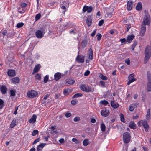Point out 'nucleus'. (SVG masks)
Returning a JSON list of instances; mask_svg holds the SVG:
<instances>
[{"mask_svg":"<svg viewBox=\"0 0 151 151\" xmlns=\"http://www.w3.org/2000/svg\"><path fill=\"white\" fill-rule=\"evenodd\" d=\"M144 17L142 24L145 26L149 25L150 23V17L148 12V11L145 10L144 11Z\"/></svg>","mask_w":151,"mask_h":151,"instance_id":"1","label":"nucleus"},{"mask_svg":"<svg viewBox=\"0 0 151 151\" xmlns=\"http://www.w3.org/2000/svg\"><path fill=\"white\" fill-rule=\"evenodd\" d=\"M145 56L144 60V63H146L150 57L151 53L150 51V47L147 46L145 50Z\"/></svg>","mask_w":151,"mask_h":151,"instance_id":"2","label":"nucleus"},{"mask_svg":"<svg viewBox=\"0 0 151 151\" xmlns=\"http://www.w3.org/2000/svg\"><path fill=\"white\" fill-rule=\"evenodd\" d=\"M123 140L125 143H128L130 140V136L128 132H125L123 134Z\"/></svg>","mask_w":151,"mask_h":151,"instance_id":"3","label":"nucleus"},{"mask_svg":"<svg viewBox=\"0 0 151 151\" xmlns=\"http://www.w3.org/2000/svg\"><path fill=\"white\" fill-rule=\"evenodd\" d=\"M80 89L82 91L87 92L91 91L92 89L91 87L85 84L81 85L80 86Z\"/></svg>","mask_w":151,"mask_h":151,"instance_id":"4","label":"nucleus"},{"mask_svg":"<svg viewBox=\"0 0 151 151\" xmlns=\"http://www.w3.org/2000/svg\"><path fill=\"white\" fill-rule=\"evenodd\" d=\"M38 94L37 92L34 90H32L29 91L27 93V95L29 98H33Z\"/></svg>","mask_w":151,"mask_h":151,"instance_id":"5","label":"nucleus"},{"mask_svg":"<svg viewBox=\"0 0 151 151\" xmlns=\"http://www.w3.org/2000/svg\"><path fill=\"white\" fill-rule=\"evenodd\" d=\"M45 32L43 29L38 30L36 32V36L38 38H42L43 37Z\"/></svg>","mask_w":151,"mask_h":151,"instance_id":"6","label":"nucleus"},{"mask_svg":"<svg viewBox=\"0 0 151 151\" xmlns=\"http://www.w3.org/2000/svg\"><path fill=\"white\" fill-rule=\"evenodd\" d=\"M85 56L81 55H78L76 58V61L78 63H83L84 62Z\"/></svg>","mask_w":151,"mask_h":151,"instance_id":"7","label":"nucleus"},{"mask_svg":"<svg viewBox=\"0 0 151 151\" xmlns=\"http://www.w3.org/2000/svg\"><path fill=\"white\" fill-rule=\"evenodd\" d=\"M134 74L133 73L130 74L128 77L129 81L127 83L128 85H129L131 83L135 81L136 79L134 78Z\"/></svg>","mask_w":151,"mask_h":151,"instance_id":"8","label":"nucleus"},{"mask_svg":"<svg viewBox=\"0 0 151 151\" xmlns=\"http://www.w3.org/2000/svg\"><path fill=\"white\" fill-rule=\"evenodd\" d=\"M142 126L145 129V130L147 132L149 129V127L147 123V121L145 120H143L142 121Z\"/></svg>","mask_w":151,"mask_h":151,"instance_id":"9","label":"nucleus"},{"mask_svg":"<svg viewBox=\"0 0 151 151\" xmlns=\"http://www.w3.org/2000/svg\"><path fill=\"white\" fill-rule=\"evenodd\" d=\"M146 28L145 26L142 24L141 27L140 31V35L144 36L145 33L146 31Z\"/></svg>","mask_w":151,"mask_h":151,"instance_id":"10","label":"nucleus"},{"mask_svg":"<svg viewBox=\"0 0 151 151\" xmlns=\"http://www.w3.org/2000/svg\"><path fill=\"white\" fill-rule=\"evenodd\" d=\"M101 115L104 117H106L109 114V111L107 109L103 110L101 111Z\"/></svg>","mask_w":151,"mask_h":151,"instance_id":"11","label":"nucleus"},{"mask_svg":"<svg viewBox=\"0 0 151 151\" xmlns=\"http://www.w3.org/2000/svg\"><path fill=\"white\" fill-rule=\"evenodd\" d=\"M133 7V3L132 1L131 0H129L128 1L127 5V8L128 10H130L132 9Z\"/></svg>","mask_w":151,"mask_h":151,"instance_id":"12","label":"nucleus"},{"mask_svg":"<svg viewBox=\"0 0 151 151\" xmlns=\"http://www.w3.org/2000/svg\"><path fill=\"white\" fill-rule=\"evenodd\" d=\"M55 79L56 81H58L60 79L62 76L61 73L59 72H57L54 75Z\"/></svg>","mask_w":151,"mask_h":151,"instance_id":"13","label":"nucleus"},{"mask_svg":"<svg viewBox=\"0 0 151 151\" xmlns=\"http://www.w3.org/2000/svg\"><path fill=\"white\" fill-rule=\"evenodd\" d=\"M36 119V116L35 114H33L32 117L29 119V122L31 123H34L35 122Z\"/></svg>","mask_w":151,"mask_h":151,"instance_id":"14","label":"nucleus"},{"mask_svg":"<svg viewBox=\"0 0 151 151\" xmlns=\"http://www.w3.org/2000/svg\"><path fill=\"white\" fill-rule=\"evenodd\" d=\"M134 37V36L133 34L128 35L127 38V41L128 43H130Z\"/></svg>","mask_w":151,"mask_h":151,"instance_id":"15","label":"nucleus"},{"mask_svg":"<svg viewBox=\"0 0 151 151\" xmlns=\"http://www.w3.org/2000/svg\"><path fill=\"white\" fill-rule=\"evenodd\" d=\"M45 145V143H41L38 145L37 148V151H41Z\"/></svg>","mask_w":151,"mask_h":151,"instance_id":"16","label":"nucleus"},{"mask_svg":"<svg viewBox=\"0 0 151 151\" xmlns=\"http://www.w3.org/2000/svg\"><path fill=\"white\" fill-rule=\"evenodd\" d=\"M7 74L10 76H14L15 75V72L14 70H10L8 71Z\"/></svg>","mask_w":151,"mask_h":151,"instance_id":"17","label":"nucleus"},{"mask_svg":"<svg viewBox=\"0 0 151 151\" xmlns=\"http://www.w3.org/2000/svg\"><path fill=\"white\" fill-rule=\"evenodd\" d=\"M137 104H132L130 105L129 106V110L130 111H133L134 109L137 107Z\"/></svg>","mask_w":151,"mask_h":151,"instance_id":"18","label":"nucleus"},{"mask_svg":"<svg viewBox=\"0 0 151 151\" xmlns=\"http://www.w3.org/2000/svg\"><path fill=\"white\" fill-rule=\"evenodd\" d=\"M0 89L1 93L4 94L6 93L7 91V89L6 87L4 86H1Z\"/></svg>","mask_w":151,"mask_h":151,"instance_id":"19","label":"nucleus"},{"mask_svg":"<svg viewBox=\"0 0 151 151\" xmlns=\"http://www.w3.org/2000/svg\"><path fill=\"white\" fill-rule=\"evenodd\" d=\"M40 68V64H37L36 65L34 69L32 74L37 72L39 70Z\"/></svg>","mask_w":151,"mask_h":151,"instance_id":"20","label":"nucleus"},{"mask_svg":"<svg viewBox=\"0 0 151 151\" xmlns=\"http://www.w3.org/2000/svg\"><path fill=\"white\" fill-rule=\"evenodd\" d=\"M136 9L138 11L141 10L142 9V4L141 2H139L137 3L136 7Z\"/></svg>","mask_w":151,"mask_h":151,"instance_id":"21","label":"nucleus"},{"mask_svg":"<svg viewBox=\"0 0 151 151\" xmlns=\"http://www.w3.org/2000/svg\"><path fill=\"white\" fill-rule=\"evenodd\" d=\"M111 104L112 107L114 108H118L119 106V104L117 102H115L114 101H111Z\"/></svg>","mask_w":151,"mask_h":151,"instance_id":"22","label":"nucleus"},{"mask_svg":"<svg viewBox=\"0 0 151 151\" xmlns=\"http://www.w3.org/2000/svg\"><path fill=\"white\" fill-rule=\"evenodd\" d=\"M88 54L89 55L88 58L91 60L93 58V53L92 50L91 49H89Z\"/></svg>","mask_w":151,"mask_h":151,"instance_id":"23","label":"nucleus"},{"mask_svg":"<svg viewBox=\"0 0 151 151\" xmlns=\"http://www.w3.org/2000/svg\"><path fill=\"white\" fill-rule=\"evenodd\" d=\"M150 109H148L147 110V114L146 116V119L147 120H150Z\"/></svg>","mask_w":151,"mask_h":151,"instance_id":"24","label":"nucleus"},{"mask_svg":"<svg viewBox=\"0 0 151 151\" xmlns=\"http://www.w3.org/2000/svg\"><path fill=\"white\" fill-rule=\"evenodd\" d=\"M129 125V127L132 129H136V125L133 122H130Z\"/></svg>","mask_w":151,"mask_h":151,"instance_id":"25","label":"nucleus"},{"mask_svg":"<svg viewBox=\"0 0 151 151\" xmlns=\"http://www.w3.org/2000/svg\"><path fill=\"white\" fill-rule=\"evenodd\" d=\"M12 81L14 83L16 84L19 82V79L18 77H15L12 78Z\"/></svg>","mask_w":151,"mask_h":151,"instance_id":"26","label":"nucleus"},{"mask_svg":"<svg viewBox=\"0 0 151 151\" xmlns=\"http://www.w3.org/2000/svg\"><path fill=\"white\" fill-rule=\"evenodd\" d=\"M92 19L91 17H88L86 21V23L88 26H90L91 24Z\"/></svg>","mask_w":151,"mask_h":151,"instance_id":"27","label":"nucleus"},{"mask_svg":"<svg viewBox=\"0 0 151 151\" xmlns=\"http://www.w3.org/2000/svg\"><path fill=\"white\" fill-rule=\"evenodd\" d=\"M66 82L69 84H73L74 83L75 81L72 79H69L67 80Z\"/></svg>","mask_w":151,"mask_h":151,"instance_id":"28","label":"nucleus"},{"mask_svg":"<svg viewBox=\"0 0 151 151\" xmlns=\"http://www.w3.org/2000/svg\"><path fill=\"white\" fill-rule=\"evenodd\" d=\"M70 92V90L69 88L64 89L63 91V94L65 95H68Z\"/></svg>","mask_w":151,"mask_h":151,"instance_id":"29","label":"nucleus"},{"mask_svg":"<svg viewBox=\"0 0 151 151\" xmlns=\"http://www.w3.org/2000/svg\"><path fill=\"white\" fill-rule=\"evenodd\" d=\"M83 143L84 146H86L90 144V142H88V139H85L83 141Z\"/></svg>","mask_w":151,"mask_h":151,"instance_id":"30","label":"nucleus"},{"mask_svg":"<svg viewBox=\"0 0 151 151\" xmlns=\"http://www.w3.org/2000/svg\"><path fill=\"white\" fill-rule=\"evenodd\" d=\"M99 76L101 79L104 80H106L107 79V77L106 76H104L101 73H100L99 74Z\"/></svg>","mask_w":151,"mask_h":151,"instance_id":"31","label":"nucleus"},{"mask_svg":"<svg viewBox=\"0 0 151 151\" xmlns=\"http://www.w3.org/2000/svg\"><path fill=\"white\" fill-rule=\"evenodd\" d=\"M148 82H151V74L150 72L148 71L147 73Z\"/></svg>","mask_w":151,"mask_h":151,"instance_id":"32","label":"nucleus"},{"mask_svg":"<svg viewBox=\"0 0 151 151\" xmlns=\"http://www.w3.org/2000/svg\"><path fill=\"white\" fill-rule=\"evenodd\" d=\"M147 91H151V82H148L147 86Z\"/></svg>","mask_w":151,"mask_h":151,"instance_id":"33","label":"nucleus"},{"mask_svg":"<svg viewBox=\"0 0 151 151\" xmlns=\"http://www.w3.org/2000/svg\"><path fill=\"white\" fill-rule=\"evenodd\" d=\"M83 96L82 94L81 93H78L74 95L73 96V98H77L78 97L82 96Z\"/></svg>","mask_w":151,"mask_h":151,"instance_id":"34","label":"nucleus"},{"mask_svg":"<svg viewBox=\"0 0 151 151\" xmlns=\"http://www.w3.org/2000/svg\"><path fill=\"white\" fill-rule=\"evenodd\" d=\"M4 102L3 101V100L0 99V109H2L4 106Z\"/></svg>","mask_w":151,"mask_h":151,"instance_id":"35","label":"nucleus"},{"mask_svg":"<svg viewBox=\"0 0 151 151\" xmlns=\"http://www.w3.org/2000/svg\"><path fill=\"white\" fill-rule=\"evenodd\" d=\"M100 103L104 105H106L109 104V103L107 101L104 100H101L100 101Z\"/></svg>","mask_w":151,"mask_h":151,"instance_id":"36","label":"nucleus"},{"mask_svg":"<svg viewBox=\"0 0 151 151\" xmlns=\"http://www.w3.org/2000/svg\"><path fill=\"white\" fill-rule=\"evenodd\" d=\"M16 91L15 90H11L10 91V96H14L15 95Z\"/></svg>","mask_w":151,"mask_h":151,"instance_id":"37","label":"nucleus"},{"mask_svg":"<svg viewBox=\"0 0 151 151\" xmlns=\"http://www.w3.org/2000/svg\"><path fill=\"white\" fill-rule=\"evenodd\" d=\"M101 128L102 131L104 132L105 131L106 126L104 123H102L101 124Z\"/></svg>","mask_w":151,"mask_h":151,"instance_id":"38","label":"nucleus"},{"mask_svg":"<svg viewBox=\"0 0 151 151\" xmlns=\"http://www.w3.org/2000/svg\"><path fill=\"white\" fill-rule=\"evenodd\" d=\"M16 121L14 120H13L11 122L10 125V127L11 128H13L16 125Z\"/></svg>","mask_w":151,"mask_h":151,"instance_id":"39","label":"nucleus"},{"mask_svg":"<svg viewBox=\"0 0 151 151\" xmlns=\"http://www.w3.org/2000/svg\"><path fill=\"white\" fill-rule=\"evenodd\" d=\"M82 47L83 48L85 47L87 45V42L86 40H83L81 43Z\"/></svg>","mask_w":151,"mask_h":151,"instance_id":"40","label":"nucleus"},{"mask_svg":"<svg viewBox=\"0 0 151 151\" xmlns=\"http://www.w3.org/2000/svg\"><path fill=\"white\" fill-rule=\"evenodd\" d=\"M41 17V14L40 13L37 14L35 17V21H37L40 19Z\"/></svg>","mask_w":151,"mask_h":151,"instance_id":"41","label":"nucleus"},{"mask_svg":"<svg viewBox=\"0 0 151 151\" xmlns=\"http://www.w3.org/2000/svg\"><path fill=\"white\" fill-rule=\"evenodd\" d=\"M39 132L37 130H34L32 133V135L33 136H35Z\"/></svg>","mask_w":151,"mask_h":151,"instance_id":"42","label":"nucleus"},{"mask_svg":"<svg viewBox=\"0 0 151 151\" xmlns=\"http://www.w3.org/2000/svg\"><path fill=\"white\" fill-rule=\"evenodd\" d=\"M72 142H75L76 144H79L80 142L79 140L75 138H73L72 139Z\"/></svg>","mask_w":151,"mask_h":151,"instance_id":"43","label":"nucleus"},{"mask_svg":"<svg viewBox=\"0 0 151 151\" xmlns=\"http://www.w3.org/2000/svg\"><path fill=\"white\" fill-rule=\"evenodd\" d=\"M24 25V23L22 22H20L18 23L16 26V27L17 28H20L22 27Z\"/></svg>","mask_w":151,"mask_h":151,"instance_id":"44","label":"nucleus"},{"mask_svg":"<svg viewBox=\"0 0 151 151\" xmlns=\"http://www.w3.org/2000/svg\"><path fill=\"white\" fill-rule=\"evenodd\" d=\"M49 78L48 76L47 75H46L44 78V82L45 83H46L48 80Z\"/></svg>","mask_w":151,"mask_h":151,"instance_id":"45","label":"nucleus"},{"mask_svg":"<svg viewBox=\"0 0 151 151\" xmlns=\"http://www.w3.org/2000/svg\"><path fill=\"white\" fill-rule=\"evenodd\" d=\"M120 41L121 43L125 44L126 43V42L127 41V40H126L125 38L121 39H120Z\"/></svg>","mask_w":151,"mask_h":151,"instance_id":"46","label":"nucleus"},{"mask_svg":"<svg viewBox=\"0 0 151 151\" xmlns=\"http://www.w3.org/2000/svg\"><path fill=\"white\" fill-rule=\"evenodd\" d=\"M96 36L97 37V40L99 41L101 38L102 35L100 33H98Z\"/></svg>","mask_w":151,"mask_h":151,"instance_id":"47","label":"nucleus"},{"mask_svg":"<svg viewBox=\"0 0 151 151\" xmlns=\"http://www.w3.org/2000/svg\"><path fill=\"white\" fill-rule=\"evenodd\" d=\"M35 78L39 80H40L41 79V76L38 73L35 76Z\"/></svg>","mask_w":151,"mask_h":151,"instance_id":"48","label":"nucleus"},{"mask_svg":"<svg viewBox=\"0 0 151 151\" xmlns=\"http://www.w3.org/2000/svg\"><path fill=\"white\" fill-rule=\"evenodd\" d=\"M78 102V101L77 100H73L71 101V104L73 105H75L77 104Z\"/></svg>","mask_w":151,"mask_h":151,"instance_id":"49","label":"nucleus"},{"mask_svg":"<svg viewBox=\"0 0 151 151\" xmlns=\"http://www.w3.org/2000/svg\"><path fill=\"white\" fill-rule=\"evenodd\" d=\"M40 138H38L37 139H36L35 140V141L33 142V144L34 145V144H36L37 142H39V141H40Z\"/></svg>","mask_w":151,"mask_h":151,"instance_id":"50","label":"nucleus"},{"mask_svg":"<svg viewBox=\"0 0 151 151\" xmlns=\"http://www.w3.org/2000/svg\"><path fill=\"white\" fill-rule=\"evenodd\" d=\"M120 117L121 118V120L122 122H124V117L123 115L122 114H121L120 115Z\"/></svg>","mask_w":151,"mask_h":151,"instance_id":"51","label":"nucleus"},{"mask_svg":"<svg viewBox=\"0 0 151 151\" xmlns=\"http://www.w3.org/2000/svg\"><path fill=\"white\" fill-rule=\"evenodd\" d=\"M88 6H84L83 9V11L84 12H85L87 11L88 9Z\"/></svg>","mask_w":151,"mask_h":151,"instance_id":"52","label":"nucleus"},{"mask_svg":"<svg viewBox=\"0 0 151 151\" xmlns=\"http://www.w3.org/2000/svg\"><path fill=\"white\" fill-rule=\"evenodd\" d=\"M80 120V118L79 117H76L73 119L74 122L79 121Z\"/></svg>","mask_w":151,"mask_h":151,"instance_id":"53","label":"nucleus"},{"mask_svg":"<svg viewBox=\"0 0 151 151\" xmlns=\"http://www.w3.org/2000/svg\"><path fill=\"white\" fill-rule=\"evenodd\" d=\"M125 62L127 65H129L130 64V61L129 58L126 59Z\"/></svg>","mask_w":151,"mask_h":151,"instance_id":"54","label":"nucleus"},{"mask_svg":"<svg viewBox=\"0 0 151 151\" xmlns=\"http://www.w3.org/2000/svg\"><path fill=\"white\" fill-rule=\"evenodd\" d=\"M92 8L91 6L88 7V9L87 11L88 12L90 13L92 11Z\"/></svg>","mask_w":151,"mask_h":151,"instance_id":"55","label":"nucleus"},{"mask_svg":"<svg viewBox=\"0 0 151 151\" xmlns=\"http://www.w3.org/2000/svg\"><path fill=\"white\" fill-rule=\"evenodd\" d=\"M71 116V114L70 113H67L65 114V116L66 118H69Z\"/></svg>","mask_w":151,"mask_h":151,"instance_id":"56","label":"nucleus"},{"mask_svg":"<svg viewBox=\"0 0 151 151\" xmlns=\"http://www.w3.org/2000/svg\"><path fill=\"white\" fill-rule=\"evenodd\" d=\"M104 23V20H101L100 21L98 24V25L99 26H102Z\"/></svg>","mask_w":151,"mask_h":151,"instance_id":"57","label":"nucleus"},{"mask_svg":"<svg viewBox=\"0 0 151 151\" xmlns=\"http://www.w3.org/2000/svg\"><path fill=\"white\" fill-rule=\"evenodd\" d=\"M68 23L66 22L63 25L64 28L63 29H66L68 27Z\"/></svg>","mask_w":151,"mask_h":151,"instance_id":"58","label":"nucleus"},{"mask_svg":"<svg viewBox=\"0 0 151 151\" xmlns=\"http://www.w3.org/2000/svg\"><path fill=\"white\" fill-rule=\"evenodd\" d=\"M90 71L89 70H87L84 73V75L86 76H88L90 74Z\"/></svg>","mask_w":151,"mask_h":151,"instance_id":"59","label":"nucleus"},{"mask_svg":"<svg viewBox=\"0 0 151 151\" xmlns=\"http://www.w3.org/2000/svg\"><path fill=\"white\" fill-rule=\"evenodd\" d=\"M126 27L127 28V31H128L131 27V26L128 24H126Z\"/></svg>","mask_w":151,"mask_h":151,"instance_id":"60","label":"nucleus"},{"mask_svg":"<svg viewBox=\"0 0 151 151\" xmlns=\"http://www.w3.org/2000/svg\"><path fill=\"white\" fill-rule=\"evenodd\" d=\"M27 5V4L25 3H21V6L23 7H26Z\"/></svg>","mask_w":151,"mask_h":151,"instance_id":"61","label":"nucleus"},{"mask_svg":"<svg viewBox=\"0 0 151 151\" xmlns=\"http://www.w3.org/2000/svg\"><path fill=\"white\" fill-rule=\"evenodd\" d=\"M100 83L101 85L103 87L105 85V82L104 81H100Z\"/></svg>","mask_w":151,"mask_h":151,"instance_id":"62","label":"nucleus"},{"mask_svg":"<svg viewBox=\"0 0 151 151\" xmlns=\"http://www.w3.org/2000/svg\"><path fill=\"white\" fill-rule=\"evenodd\" d=\"M64 141V139L63 138H61L59 140V142L60 143H63Z\"/></svg>","mask_w":151,"mask_h":151,"instance_id":"63","label":"nucleus"},{"mask_svg":"<svg viewBox=\"0 0 151 151\" xmlns=\"http://www.w3.org/2000/svg\"><path fill=\"white\" fill-rule=\"evenodd\" d=\"M7 33V31L6 30H4L2 32V34L4 35H6Z\"/></svg>","mask_w":151,"mask_h":151,"instance_id":"64","label":"nucleus"}]
</instances>
